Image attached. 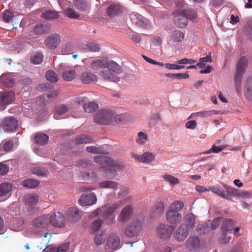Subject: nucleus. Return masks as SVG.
<instances>
[{
  "instance_id": "58",
  "label": "nucleus",
  "mask_w": 252,
  "mask_h": 252,
  "mask_svg": "<svg viewBox=\"0 0 252 252\" xmlns=\"http://www.w3.org/2000/svg\"><path fill=\"white\" fill-rule=\"evenodd\" d=\"M184 10V11H185V16L187 19L193 20L197 17V14L195 10L191 9L190 8Z\"/></svg>"
},
{
  "instance_id": "52",
  "label": "nucleus",
  "mask_w": 252,
  "mask_h": 252,
  "mask_svg": "<svg viewBox=\"0 0 252 252\" xmlns=\"http://www.w3.org/2000/svg\"><path fill=\"white\" fill-rule=\"evenodd\" d=\"M31 61L34 64H40L43 61V56L41 53H37L31 58Z\"/></svg>"
},
{
  "instance_id": "35",
  "label": "nucleus",
  "mask_w": 252,
  "mask_h": 252,
  "mask_svg": "<svg viewBox=\"0 0 252 252\" xmlns=\"http://www.w3.org/2000/svg\"><path fill=\"white\" fill-rule=\"evenodd\" d=\"M75 6L79 10L85 11L88 9L89 3L86 0H75Z\"/></svg>"
},
{
  "instance_id": "18",
  "label": "nucleus",
  "mask_w": 252,
  "mask_h": 252,
  "mask_svg": "<svg viewBox=\"0 0 252 252\" xmlns=\"http://www.w3.org/2000/svg\"><path fill=\"white\" fill-rule=\"evenodd\" d=\"M120 241L119 237L115 233L109 235L106 241L108 248L112 251L116 250L120 247Z\"/></svg>"
},
{
  "instance_id": "4",
  "label": "nucleus",
  "mask_w": 252,
  "mask_h": 252,
  "mask_svg": "<svg viewBox=\"0 0 252 252\" xmlns=\"http://www.w3.org/2000/svg\"><path fill=\"white\" fill-rule=\"evenodd\" d=\"M184 206L183 202L181 201H175L169 206L165 215L169 223L176 224L181 220L182 215L179 211L183 209Z\"/></svg>"
},
{
  "instance_id": "9",
  "label": "nucleus",
  "mask_w": 252,
  "mask_h": 252,
  "mask_svg": "<svg viewBox=\"0 0 252 252\" xmlns=\"http://www.w3.org/2000/svg\"><path fill=\"white\" fill-rule=\"evenodd\" d=\"M142 223L140 221H133L125 229V234L128 237L137 236L142 231Z\"/></svg>"
},
{
  "instance_id": "49",
  "label": "nucleus",
  "mask_w": 252,
  "mask_h": 252,
  "mask_svg": "<svg viewBox=\"0 0 252 252\" xmlns=\"http://www.w3.org/2000/svg\"><path fill=\"white\" fill-rule=\"evenodd\" d=\"M103 222V220L101 219H97L93 221L91 225V233H93L97 231L99 229Z\"/></svg>"
},
{
  "instance_id": "44",
  "label": "nucleus",
  "mask_w": 252,
  "mask_h": 252,
  "mask_svg": "<svg viewBox=\"0 0 252 252\" xmlns=\"http://www.w3.org/2000/svg\"><path fill=\"white\" fill-rule=\"evenodd\" d=\"M118 184L114 181L107 180L100 182L98 184L99 188L115 189L117 187Z\"/></svg>"
},
{
  "instance_id": "51",
  "label": "nucleus",
  "mask_w": 252,
  "mask_h": 252,
  "mask_svg": "<svg viewBox=\"0 0 252 252\" xmlns=\"http://www.w3.org/2000/svg\"><path fill=\"white\" fill-rule=\"evenodd\" d=\"M165 76L169 78H177L178 79H187L189 76L188 72L185 73H166Z\"/></svg>"
},
{
  "instance_id": "13",
  "label": "nucleus",
  "mask_w": 252,
  "mask_h": 252,
  "mask_svg": "<svg viewBox=\"0 0 252 252\" xmlns=\"http://www.w3.org/2000/svg\"><path fill=\"white\" fill-rule=\"evenodd\" d=\"M129 18L131 22L138 27L146 28L150 25L149 21L137 13L131 12Z\"/></svg>"
},
{
  "instance_id": "22",
  "label": "nucleus",
  "mask_w": 252,
  "mask_h": 252,
  "mask_svg": "<svg viewBox=\"0 0 252 252\" xmlns=\"http://www.w3.org/2000/svg\"><path fill=\"white\" fill-rule=\"evenodd\" d=\"M12 187V185L8 183L0 184V201L5 200L9 197Z\"/></svg>"
},
{
  "instance_id": "14",
  "label": "nucleus",
  "mask_w": 252,
  "mask_h": 252,
  "mask_svg": "<svg viewBox=\"0 0 252 252\" xmlns=\"http://www.w3.org/2000/svg\"><path fill=\"white\" fill-rule=\"evenodd\" d=\"M134 208L133 206L127 205L121 210L118 217L119 222L125 223L127 222L131 218L133 213Z\"/></svg>"
},
{
  "instance_id": "8",
  "label": "nucleus",
  "mask_w": 252,
  "mask_h": 252,
  "mask_svg": "<svg viewBox=\"0 0 252 252\" xmlns=\"http://www.w3.org/2000/svg\"><path fill=\"white\" fill-rule=\"evenodd\" d=\"M48 215L49 224L55 227L63 228L65 225V219L63 213L55 212Z\"/></svg>"
},
{
  "instance_id": "26",
  "label": "nucleus",
  "mask_w": 252,
  "mask_h": 252,
  "mask_svg": "<svg viewBox=\"0 0 252 252\" xmlns=\"http://www.w3.org/2000/svg\"><path fill=\"white\" fill-rule=\"evenodd\" d=\"M81 82L86 84L95 83L97 81L96 76L90 72H83L80 76Z\"/></svg>"
},
{
  "instance_id": "62",
  "label": "nucleus",
  "mask_w": 252,
  "mask_h": 252,
  "mask_svg": "<svg viewBox=\"0 0 252 252\" xmlns=\"http://www.w3.org/2000/svg\"><path fill=\"white\" fill-rule=\"evenodd\" d=\"M224 147L223 146H219L217 147L215 145H213L212 148L211 149H209L208 150L206 151L203 153V154H209L212 152H214L215 153H218L220 151H221Z\"/></svg>"
},
{
  "instance_id": "16",
  "label": "nucleus",
  "mask_w": 252,
  "mask_h": 252,
  "mask_svg": "<svg viewBox=\"0 0 252 252\" xmlns=\"http://www.w3.org/2000/svg\"><path fill=\"white\" fill-rule=\"evenodd\" d=\"M61 42V37L58 34H52L44 41L45 45L49 49H55Z\"/></svg>"
},
{
  "instance_id": "40",
  "label": "nucleus",
  "mask_w": 252,
  "mask_h": 252,
  "mask_svg": "<svg viewBox=\"0 0 252 252\" xmlns=\"http://www.w3.org/2000/svg\"><path fill=\"white\" fill-rule=\"evenodd\" d=\"M38 199V196L36 194H29L25 196L26 204L31 206L35 205Z\"/></svg>"
},
{
  "instance_id": "19",
  "label": "nucleus",
  "mask_w": 252,
  "mask_h": 252,
  "mask_svg": "<svg viewBox=\"0 0 252 252\" xmlns=\"http://www.w3.org/2000/svg\"><path fill=\"white\" fill-rule=\"evenodd\" d=\"M164 211V202L161 201H157L155 203L151 211L152 217H158L161 216Z\"/></svg>"
},
{
  "instance_id": "39",
  "label": "nucleus",
  "mask_w": 252,
  "mask_h": 252,
  "mask_svg": "<svg viewBox=\"0 0 252 252\" xmlns=\"http://www.w3.org/2000/svg\"><path fill=\"white\" fill-rule=\"evenodd\" d=\"M141 162L149 163L155 159V155L153 153L146 152L141 155Z\"/></svg>"
},
{
  "instance_id": "50",
  "label": "nucleus",
  "mask_w": 252,
  "mask_h": 252,
  "mask_svg": "<svg viewBox=\"0 0 252 252\" xmlns=\"http://www.w3.org/2000/svg\"><path fill=\"white\" fill-rule=\"evenodd\" d=\"M148 140V137L146 134L142 131L138 133L137 138L136 139V142L138 144L144 145Z\"/></svg>"
},
{
  "instance_id": "27",
  "label": "nucleus",
  "mask_w": 252,
  "mask_h": 252,
  "mask_svg": "<svg viewBox=\"0 0 252 252\" xmlns=\"http://www.w3.org/2000/svg\"><path fill=\"white\" fill-rule=\"evenodd\" d=\"M196 220L195 216L191 213H189L185 216L184 218V223L181 225H184L185 228L189 230L193 227L195 224Z\"/></svg>"
},
{
  "instance_id": "6",
  "label": "nucleus",
  "mask_w": 252,
  "mask_h": 252,
  "mask_svg": "<svg viewBox=\"0 0 252 252\" xmlns=\"http://www.w3.org/2000/svg\"><path fill=\"white\" fill-rule=\"evenodd\" d=\"M94 189V188H88L86 186H82L78 189L81 192L86 191L81 195L79 200V203L81 206H91L96 202V196L94 192L91 191Z\"/></svg>"
},
{
  "instance_id": "28",
  "label": "nucleus",
  "mask_w": 252,
  "mask_h": 252,
  "mask_svg": "<svg viewBox=\"0 0 252 252\" xmlns=\"http://www.w3.org/2000/svg\"><path fill=\"white\" fill-rule=\"evenodd\" d=\"M51 26L49 24H38L35 26L33 32L35 34L40 35L49 32Z\"/></svg>"
},
{
  "instance_id": "11",
  "label": "nucleus",
  "mask_w": 252,
  "mask_h": 252,
  "mask_svg": "<svg viewBox=\"0 0 252 252\" xmlns=\"http://www.w3.org/2000/svg\"><path fill=\"white\" fill-rule=\"evenodd\" d=\"M186 13L183 9H178L173 12L174 23L178 28H185L188 24V19L185 16Z\"/></svg>"
},
{
  "instance_id": "59",
  "label": "nucleus",
  "mask_w": 252,
  "mask_h": 252,
  "mask_svg": "<svg viewBox=\"0 0 252 252\" xmlns=\"http://www.w3.org/2000/svg\"><path fill=\"white\" fill-rule=\"evenodd\" d=\"M9 165L6 163V161L0 162V175H5L9 171Z\"/></svg>"
},
{
  "instance_id": "56",
  "label": "nucleus",
  "mask_w": 252,
  "mask_h": 252,
  "mask_svg": "<svg viewBox=\"0 0 252 252\" xmlns=\"http://www.w3.org/2000/svg\"><path fill=\"white\" fill-rule=\"evenodd\" d=\"M3 18L4 21L8 23L15 20L14 14L9 10H5L3 14Z\"/></svg>"
},
{
  "instance_id": "7",
  "label": "nucleus",
  "mask_w": 252,
  "mask_h": 252,
  "mask_svg": "<svg viewBox=\"0 0 252 252\" xmlns=\"http://www.w3.org/2000/svg\"><path fill=\"white\" fill-rule=\"evenodd\" d=\"M114 112L110 110H100L94 116V122L100 125H108L112 120Z\"/></svg>"
},
{
  "instance_id": "24",
  "label": "nucleus",
  "mask_w": 252,
  "mask_h": 252,
  "mask_svg": "<svg viewBox=\"0 0 252 252\" xmlns=\"http://www.w3.org/2000/svg\"><path fill=\"white\" fill-rule=\"evenodd\" d=\"M184 38L185 34L182 31L175 30L170 34L168 44L171 45L175 43L181 42L183 41Z\"/></svg>"
},
{
  "instance_id": "43",
  "label": "nucleus",
  "mask_w": 252,
  "mask_h": 252,
  "mask_svg": "<svg viewBox=\"0 0 252 252\" xmlns=\"http://www.w3.org/2000/svg\"><path fill=\"white\" fill-rule=\"evenodd\" d=\"M106 238V235L104 232L97 234L94 239V242L95 246H99L104 244Z\"/></svg>"
},
{
  "instance_id": "45",
  "label": "nucleus",
  "mask_w": 252,
  "mask_h": 252,
  "mask_svg": "<svg viewBox=\"0 0 252 252\" xmlns=\"http://www.w3.org/2000/svg\"><path fill=\"white\" fill-rule=\"evenodd\" d=\"M32 174L38 176L45 177L48 174V171L43 167H36L31 170Z\"/></svg>"
},
{
  "instance_id": "3",
  "label": "nucleus",
  "mask_w": 252,
  "mask_h": 252,
  "mask_svg": "<svg viewBox=\"0 0 252 252\" xmlns=\"http://www.w3.org/2000/svg\"><path fill=\"white\" fill-rule=\"evenodd\" d=\"M119 203H116L111 206H103L97 208L94 211L92 215L93 217L99 216L104 220H106L108 225L113 224L115 222V216L113 215L114 212L119 208Z\"/></svg>"
},
{
  "instance_id": "63",
  "label": "nucleus",
  "mask_w": 252,
  "mask_h": 252,
  "mask_svg": "<svg viewBox=\"0 0 252 252\" xmlns=\"http://www.w3.org/2000/svg\"><path fill=\"white\" fill-rule=\"evenodd\" d=\"M53 88V86L49 83L40 84L38 86V89L41 92L47 91Z\"/></svg>"
},
{
  "instance_id": "17",
  "label": "nucleus",
  "mask_w": 252,
  "mask_h": 252,
  "mask_svg": "<svg viewBox=\"0 0 252 252\" xmlns=\"http://www.w3.org/2000/svg\"><path fill=\"white\" fill-rule=\"evenodd\" d=\"M189 230L185 228L184 225H180L176 230L174 237L175 239L179 242L184 241L189 235Z\"/></svg>"
},
{
  "instance_id": "55",
  "label": "nucleus",
  "mask_w": 252,
  "mask_h": 252,
  "mask_svg": "<svg viewBox=\"0 0 252 252\" xmlns=\"http://www.w3.org/2000/svg\"><path fill=\"white\" fill-rule=\"evenodd\" d=\"M65 15L71 19H77L79 17V14L74 9L68 8L64 10Z\"/></svg>"
},
{
  "instance_id": "1",
  "label": "nucleus",
  "mask_w": 252,
  "mask_h": 252,
  "mask_svg": "<svg viewBox=\"0 0 252 252\" xmlns=\"http://www.w3.org/2000/svg\"><path fill=\"white\" fill-rule=\"evenodd\" d=\"M91 66L94 70L106 68L107 69L102 70L99 73L100 76L106 80L115 83L120 80L119 75L122 72L123 69L115 62L95 59L92 62Z\"/></svg>"
},
{
  "instance_id": "42",
  "label": "nucleus",
  "mask_w": 252,
  "mask_h": 252,
  "mask_svg": "<svg viewBox=\"0 0 252 252\" xmlns=\"http://www.w3.org/2000/svg\"><path fill=\"white\" fill-rule=\"evenodd\" d=\"M210 189L214 193L218 194L222 198L225 199H230V197H229V196H226L225 191L220 187L212 186Z\"/></svg>"
},
{
  "instance_id": "23",
  "label": "nucleus",
  "mask_w": 252,
  "mask_h": 252,
  "mask_svg": "<svg viewBox=\"0 0 252 252\" xmlns=\"http://www.w3.org/2000/svg\"><path fill=\"white\" fill-rule=\"evenodd\" d=\"M49 224L48 215L39 216L32 220V225L35 227L44 228Z\"/></svg>"
},
{
  "instance_id": "15",
  "label": "nucleus",
  "mask_w": 252,
  "mask_h": 252,
  "mask_svg": "<svg viewBox=\"0 0 252 252\" xmlns=\"http://www.w3.org/2000/svg\"><path fill=\"white\" fill-rule=\"evenodd\" d=\"M82 212L76 207H71L66 210V218L71 222L78 221L82 217Z\"/></svg>"
},
{
  "instance_id": "30",
  "label": "nucleus",
  "mask_w": 252,
  "mask_h": 252,
  "mask_svg": "<svg viewBox=\"0 0 252 252\" xmlns=\"http://www.w3.org/2000/svg\"><path fill=\"white\" fill-rule=\"evenodd\" d=\"M199 239L196 236L190 237L186 241V247L189 250L198 248L199 246Z\"/></svg>"
},
{
  "instance_id": "37",
  "label": "nucleus",
  "mask_w": 252,
  "mask_h": 252,
  "mask_svg": "<svg viewBox=\"0 0 252 252\" xmlns=\"http://www.w3.org/2000/svg\"><path fill=\"white\" fill-rule=\"evenodd\" d=\"M62 77L66 81H71L76 77V72L72 70H65L62 74Z\"/></svg>"
},
{
  "instance_id": "61",
  "label": "nucleus",
  "mask_w": 252,
  "mask_h": 252,
  "mask_svg": "<svg viewBox=\"0 0 252 252\" xmlns=\"http://www.w3.org/2000/svg\"><path fill=\"white\" fill-rule=\"evenodd\" d=\"M211 113L209 111H202L192 113L191 116H197L200 118L210 117Z\"/></svg>"
},
{
  "instance_id": "21",
  "label": "nucleus",
  "mask_w": 252,
  "mask_h": 252,
  "mask_svg": "<svg viewBox=\"0 0 252 252\" xmlns=\"http://www.w3.org/2000/svg\"><path fill=\"white\" fill-rule=\"evenodd\" d=\"M224 187L226 190V196H229L230 197V199H227L228 200H231L232 196L244 197L249 195V193L248 192H241L239 189L230 187L227 185H224Z\"/></svg>"
},
{
  "instance_id": "54",
  "label": "nucleus",
  "mask_w": 252,
  "mask_h": 252,
  "mask_svg": "<svg viewBox=\"0 0 252 252\" xmlns=\"http://www.w3.org/2000/svg\"><path fill=\"white\" fill-rule=\"evenodd\" d=\"M46 78L49 81L56 83L58 81L57 74L52 70H48L46 74Z\"/></svg>"
},
{
  "instance_id": "29",
  "label": "nucleus",
  "mask_w": 252,
  "mask_h": 252,
  "mask_svg": "<svg viewBox=\"0 0 252 252\" xmlns=\"http://www.w3.org/2000/svg\"><path fill=\"white\" fill-rule=\"evenodd\" d=\"M14 94L12 92L3 93L0 96V102L2 105L11 103L14 100Z\"/></svg>"
},
{
  "instance_id": "48",
  "label": "nucleus",
  "mask_w": 252,
  "mask_h": 252,
  "mask_svg": "<svg viewBox=\"0 0 252 252\" xmlns=\"http://www.w3.org/2000/svg\"><path fill=\"white\" fill-rule=\"evenodd\" d=\"M74 43L71 42L67 43L62 47L61 49V52L62 54L64 55L70 54L71 52L74 50Z\"/></svg>"
},
{
  "instance_id": "2",
  "label": "nucleus",
  "mask_w": 252,
  "mask_h": 252,
  "mask_svg": "<svg viewBox=\"0 0 252 252\" xmlns=\"http://www.w3.org/2000/svg\"><path fill=\"white\" fill-rule=\"evenodd\" d=\"M94 161L100 165V168H103L105 176L109 179L114 178L116 175V169L124 167L123 165L114 160L111 158L104 156H97L94 157Z\"/></svg>"
},
{
  "instance_id": "32",
  "label": "nucleus",
  "mask_w": 252,
  "mask_h": 252,
  "mask_svg": "<svg viewBox=\"0 0 252 252\" xmlns=\"http://www.w3.org/2000/svg\"><path fill=\"white\" fill-rule=\"evenodd\" d=\"M233 221L230 219L224 220L222 223L221 229L222 232H226L229 231H231L233 229L234 227Z\"/></svg>"
},
{
  "instance_id": "33",
  "label": "nucleus",
  "mask_w": 252,
  "mask_h": 252,
  "mask_svg": "<svg viewBox=\"0 0 252 252\" xmlns=\"http://www.w3.org/2000/svg\"><path fill=\"white\" fill-rule=\"evenodd\" d=\"M75 140L77 144H88L92 142L93 139L91 136L83 134L76 136Z\"/></svg>"
},
{
  "instance_id": "10",
  "label": "nucleus",
  "mask_w": 252,
  "mask_h": 252,
  "mask_svg": "<svg viewBox=\"0 0 252 252\" xmlns=\"http://www.w3.org/2000/svg\"><path fill=\"white\" fill-rule=\"evenodd\" d=\"M174 229L172 225L160 223L156 228L157 235L160 239L167 240L171 237Z\"/></svg>"
},
{
  "instance_id": "41",
  "label": "nucleus",
  "mask_w": 252,
  "mask_h": 252,
  "mask_svg": "<svg viewBox=\"0 0 252 252\" xmlns=\"http://www.w3.org/2000/svg\"><path fill=\"white\" fill-rule=\"evenodd\" d=\"M69 246L68 243H65L58 248L53 247L48 250L45 249V252H66Z\"/></svg>"
},
{
  "instance_id": "47",
  "label": "nucleus",
  "mask_w": 252,
  "mask_h": 252,
  "mask_svg": "<svg viewBox=\"0 0 252 252\" xmlns=\"http://www.w3.org/2000/svg\"><path fill=\"white\" fill-rule=\"evenodd\" d=\"M38 181L34 179H26L23 182L22 185L28 188H35L39 185Z\"/></svg>"
},
{
  "instance_id": "20",
  "label": "nucleus",
  "mask_w": 252,
  "mask_h": 252,
  "mask_svg": "<svg viewBox=\"0 0 252 252\" xmlns=\"http://www.w3.org/2000/svg\"><path fill=\"white\" fill-rule=\"evenodd\" d=\"M40 244L37 248L40 250L45 251L48 247L49 243L52 237V234L48 232H42L40 233Z\"/></svg>"
},
{
  "instance_id": "57",
  "label": "nucleus",
  "mask_w": 252,
  "mask_h": 252,
  "mask_svg": "<svg viewBox=\"0 0 252 252\" xmlns=\"http://www.w3.org/2000/svg\"><path fill=\"white\" fill-rule=\"evenodd\" d=\"M199 61L200 62L197 63V65L200 68H203L205 67L206 63L212 62V59L211 56H207L206 57L201 58Z\"/></svg>"
},
{
  "instance_id": "36",
  "label": "nucleus",
  "mask_w": 252,
  "mask_h": 252,
  "mask_svg": "<svg viewBox=\"0 0 252 252\" xmlns=\"http://www.w3.org/2000/svg\"><path fill=\"white\" fill-rule=\"evenodd\" d=\"M41 17L46 20H52L58 18L59 14L58 12L49 10L42 13Z\"/></svg>"
},
{
  "instance_id": "34",
  "label": "nucleus",
  "mask_w": 252,
  "mask_h": 252,
  "mask_svg": "<svg viewBox=\"0 0 252 252\" xmlns=\"http://www.w3.org/2000/svg\"><path fill=\"white\" fill-rule=\"evenodd\" d=\"M83 107L85 112L92 113L98 108V106L96 102L92 101L84 103Z\"/></svg>"
},
{
  "instance_id": "46",
  "label": "nucleus",
  "mask_w": 252,
  "mask_h": 252,
  "mask_svg": "<svg viewBox=\"0 0 252 252\" xmlns=\"http://www.w3.org/2000/svg\"><path fill=\"white\" fill-rule=\"evenodd\" d=\"M162 178L165 181L169 183L170 184L173 186L178 185L180 183V181L177 178L170 174H165L163 175Z\"/></svg>"
},
{
  "instance_id": "5",
  "label": "nucleus",
  "mask_w": 252,
  "mask_h": 252,
  "mask_svg": "<svg viewBox=\"0 0 252 252\" xmlns=\"http://www.w3.org/2000/svg\"><path fill=\"white\" fill-rule=\"evenodd\" d=\"M248 65V61L245 57L241 58L238 61L234 77L235 85L238 92L242 90V80Z\"/></svg>"
},
{
  "instance_id": "53",
  "label": "nucleus",
  "mask_w": 252,
  "mask_h": 252,
  "mask_svg": "<svg viewBox=\"0 0 252 252\" xmlns=\"http://www.w3.org/2000/svg\"><path fill=\"white\" fill-rule=\"evenodd\" d=\"M85 50L86 52H96L99 51L100 47L98 44L92 42L87 45Z\"/></svg>"
},
{
  "instance_id": "31",
  "label": "nucleus",
  "mask_w": 252,
  "mask_h": 252,
  "mask_svg": "<svg viewBox=\"0 0 252 252\" xmlns=\"http://www.w3.org/2000/svg\"><path fill=\"white\" fill-rule=\"evenodd\" d=\"M68 110V107L65 104H60L58 105L55 109L54 118L56 119H59V115L65 113Z\"/></svg>"
},
{
  "instance_id": "25",
  "label": "nucleus",
  "mask_w": 252,
  "mask_h": 252,
  "mask_svg": "<svg viewBox=\"0 0 252 252\" xmlns=\"http://www.w3.org/2000/svg\"><path fill=\"white\" fill-rule=\"evenodd\" d=\"M123 7L120 4H111L106 9V14L110 17L121 14L123 12Z\"/></svg>"
},
{
  "instance_id": "38",
  "label": "nucleus",
  "mask_w": 252,
  "mask_h": 252,
  "mask_svg": "<svg viewBox=\"0 0 252 252\" xmlns=\"http://www.w3.org/2000/svg\"><path fill=\"white\" fill-rule=\"evenodd\" d=\"M34 140L36 143L41 145H43L47 143L49 140V137L48 135L45 134L38 133L35 135Z\"/></svg>"
},
{
  "instance_id": "64",
  "label": "nucleus",
  "mask_w": 252,
  "mask_h": 252,
  "mask_svg": "<svg viewBox=\"0 0 252 252\" xmlns=\"http://www.w3.org/2000/svg\"><path fill=\"white\" fill-rule=\"evenodd\" d=\"M245 32L247 36L252 40V22L246 25Z\"/></svg>"
},
{
  "instance_id": "60",
  "label": "nucleus",
  "mask_w": 252,
  "mask_h": 252,
  "mask_svg": "<svg viewBox=\"0 0 252 252\" xmlns=\"http://www.w3.org/2000/svg\"><path fill=\"white\" fill-rule=\"evenodd\" d=\"M86 150L90 153L94 154H101L103 153V150L101 148L94 146L87 147Z\"/></svg>"
},
{
  "instance_id": "12",
  "label": "nucleus",
  "mask_w": 252,
  "mask_h": 252,
  "mask_svg": "<svg viewBox=\"0 0 252 252\" xmlns=\"http://www.w3.org/2000/svg\"><path fill=\"white\" fill-rule=\"evenodd\" d=\"M1 126L5 132H14L18 129V122L13 117H5L2 120Z\"/></svg>"
}]
</instances>
